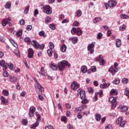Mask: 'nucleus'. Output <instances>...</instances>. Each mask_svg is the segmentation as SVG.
<instances>
[{
    "label": "nucleus",
    "instance_id": "59",
    "mask_svg": "<svg viewBox=\"0 0 129 129\" xmlns=\"http://www.w3.org/2000/svg\"><path fill=\"white\" fill-rule=\"evenodd\" d=\"M78 25H79V22H78V21H75L73 23V26L74 27H77Z\"/></svg>",
    "mask_w": 129,
    "mask_h": 129
},
{
    "label": "nucleus",
    "instance_id": "10",
    "mask_svg": "<svg viewBox=\"0 0 129 129\" xmlns=\"http://www.w3.org/2000/svg\"><path fill=\"white\" fill-rule=\"evenodd\" d=\"M116 5H117V3H116V2L113 1L112 0L109 1V2L108 3V6L110 8H114V7H115V6H116Z\"/></svg>",
    "mask_w": 129,
    "mask_h": 129
},
{
    "label": "nucleus",
    "instance_id": "28",
    "mask_svg": "<svg viewBox=\"0 0 129 129\" xmlns=\"http://www.w3.org/2000/svg\"><path fill=\"white\" fill-rule=\"evenodd\" d=\"M82 101H81V103L82 104H87L88 103V100L86 99V98H84V99H82Z\"/></svg>",
    "mask_w": 129,
    "mask_h": 129
},
{
    "label": "nucleus",
    "instance_id": "51",
    "mask_svg": "<svg viewBox=\"0 0 129 129\" xmlns=\"http://www.w3.org/2000/svg\"><path fill=\"white\" fill-rule=\"evenodd\" d=\"M32 28H33V27H32V25H28L27 26L26 30H27V31H31V30H32Z\"/></svg>",
    "mask_w": 129,
    "mask_h": 129
},
{
    "label": "nucleus",
    "instance_id": "22",
    "mask_svg": "<svg viewBox=\"0 0 129 129\" xmlns=\"http://www.w3.org/2000/svg\"><path fill=\"white\" fill-rule=\"evenodd\" d=\"M66 49H67V47L66 46V45L63 44L61 48H60V50L61 52H66Z\"/></svg>",
    "mask_w": 129,
    "mask_h": 129
},
{
    "label": "nucleus",
    "instance_id": "21",
    "mask_svg": "<svg viewBox=\"0 0 129 129\" xmlns=\"http://www.w3.org/2000/svg\"><path fill=\"white\" fill-rule=\"evenodd\" d=\"M39 125V120L38 119H36V123L32 124V125L30 126L31 128H35V127H37Z\"/></svg>",
    "mask_w": 129,
    "mask_h": 129
},
{
    "label": "nucleus",
    "instance_id": "12",
    "mask_svg": "<svg viewBox=\"0 0 129 129\" xmlns=\"http://www.w3.org/2000/svg\"><path fill=\"white\" fill-rule=\"evenodd\" d=\"M35 111H36V108L31 107L29 109V115L30 117H31V116H33L34 115V113H35Z\"/></svg>",
    "mask_w": 129,
    "mask_h": 129
},
{
    "label": "nucleus",
    "instance_id": "64",
    "mask_svg": "<svg viewBox=\"0 0 129 129\" xmlns=\"http://www.w3.org/2000/svg\"><path fill=\"white\" fill-rule=\"evenodd\" d=\"M91 70L92 72H95L96 71V67H92L91 68Z\"/></svg>",
    "mask_w": 129,
    "mask_h": 129
},
{
    "label": "nucleus",
    "instance_id": "3",
    "mask_svg": "<svg viewBox=\"0 0 129 129\" xmlns=\"http://www.w3.org/2000/svg\"><path fill=\"white\" fill-rule=\"evenodd\" d=\"M34 80L36 83V85L35 86V89H38L39 90V92H37V93L38 94H42V93L43 92V91H44V88L42 87L41 85H40V84L39 83V82H38L36 78L34 79Z\"/></svg>",
    "mask_w": 129,
    "mask_h": 129
},
{
    "label": "nucleus",
    "instance_id": "48",
    "mask_svg": "<svg viewBox=\"0 0 129 129\" xmlns=\"http://www.w3.org/2000/svg\"><path fill=\"white\" fill-rule=\"evenodd\" d=\"M2 26L3 27H6V26L7 25V22H6V20L4 19L3 20H2Z\"/></svg>",
    "mask_w": 129,
    "mask_h": 129
},
{
    "label": "nucleus",
    "instance_id": "6",
    "mask_svg": "<svg viewBox=\"0 0 129 129\" xmlns=\"http://www.w3.org/2000/svg\"><path fill=\"white\" fill-rule=\"evenodd\" d=\"M116 97H110L109 98V101L111 102L112 104V108H114L117 104V102L116 101Z\"/></svg>",
    "mask_w": 129,
    "mask_h": 129
},
{
    "label": "nucleus",
    "instance_id": "47",
    "mask_svg": "<svg viewBox=\"0 0 129 129\" xmlns=\"http://www.w3.org/2000/svg\"><path fill=\"white\" fill-rule=\"evenodd\" d=\"M100 60V65H104V64H105L104 59L101 58L100 60Z\"/></svg>",
    "mask_w": 129,
    "mask_h": 129
},
{
    "label": "nucleus",
    "instance_id": "63",
    "mask_svg": "<svg viewBox=\"0 0 129 129\" xmlns=\"http://www.w3.org/2000/svg\"><path fill=\"white\" fill-rule=\"evenodd\" d=\"M70 114H71V112H70V111L68 110L66 112V115L68 117H70Z\"/></svg>",
    "mask_w": 129,
    "mask_h": 129
},
{
    "label": "nucleus",
    "instance_id": "17",
    "mask_svg": "<svg viewBox=\"0 0 129 129\" xmlns=\"http://www.w3.org/2000/svg\"><path fill=\"white\" fill-rule=\"evenodd\" d=\"M70 40H71L73 44H76V43H77L78 41V38L77 37H74L72 38H70Z\"/></svg>",
    "mask_w": 129,
    "mask_h": 129
},
{
    "label": "nucleus",
    "instance_id": "13",
    "mask_svg": "<svg viewBox=\"0 0 129 129\" xmlns=\"http://www.w3.org/2000/svg\"><path fill=\"white\" fill-rule=\"evenodd\" d=\"M1 99L2 104H3L4 105H8V104H9V101H8V100H6V98H5V97L1 96Z\"/></svg>",
    "mask_w": 129,
    "mask_h": 129
},
{
    "label": "nucleus",
    "instance_id": "40",
    "mask_svg": "<svg viewBox=\"0 0 129 129\" xmlns=\"http://www.w3.org/2000/svg\"><path fill=\"white\" fill-rule=\"evenodd\" d=\"M5 8L6 9H10L11 8V3L7 2L5 5Z\"/></svg>",
    "mask_w": 129,
    "mask_h": 129
},
{
    "label": "nucleus",
    "instance_id": "14",
    "mask_svg": "<svg viewBox=\"0 0 129 129\" xmlns=\"http://www.w3.org/2000/svg\"><path fill=\"white\" fill-rule=\"evenodd\" d=\"M78 92L79 93H80V97L81 99H84V98H86L85 97V91H84V90H78Z\"/></svg>",
    "mask_w": 129,
    "mask_h": 129
},
{
    "label": "nucleus",
    "instance_id": "29",
    "mask_svg": "<svg viewBox=\"0 0 129 129\" xmlns=\"http://www.w3.org/2000/svg\"><path fill=\"white\" fill-rule=\"evenodd\" d=\"M127 107L126 106H123L122 107V108L120 109V111L122 112H124V111H127Z\"/></svg>",
    "mask_w": 129,
    "mask_h": 129
},
{
    "label": "nucleus",
    "instance_id": "27",
    "mask_svg": "<svg viewBox=\"0 0 129 129\" xmlns=\"http://www.w3.org/2000/svg\"><path fill=\"white\" fill-rule=\"evenodd\" d=\"M100 21H101V18H100V17H96L93 22L94 24H96L97 22H100Z\"/></svg>",
    "mask_w": 129,
    "mask_h": 129
},
{
    "label": "nucleus",
    "instance_id": "20",
    "mask_svg": "<svg viewBox=\"0 0 129 129\" xmlns=\"http://www.w3.org/2000/svg\"><path fill=\"white\" fill-rule=\"evenodd\" d=\"M81 70L82 73H86L87 72V67L85 66L82 67Z\"/></svg>",
    "mask_w": 129,
    "mask_h": 129
},
{
    "label": "nucleus",
    "instance_id": "52",
    "mask_svg": "<svg viewBox=\"0 0 129 129\" xmlns=\"http://www.w3.org/2000/svg\"><path fill=\"white\" fill-rule=\"evenodd\" d=\"M3 75L5 77H9V73L7 71H5L3 73Z\"/></svg>",
    "mask_w": 129,
    "mask_h": 129
},
{
    "label": "nucleus",
    "instance_id": "7",
    "mask_svg": "<svg viewBox=\"0 0 129 129\" xmlns=\"http://www.w3.org/2000/svg\"><path fill=\"white\" fill-rule=\"evenodd\" d=\"M94 47H95V42H93L91 44L88 45V51H90V54H93L94 53V49H93Z\"/></svg>",
    "mask_w": 129,
    "mask_h": 129
},
{
    "label": "nucleus",
    "instance_id": "62",
    "mask_svg": "<svg viewBox=\"0 0 129 129\" xmlns=\"http://www.w3.org/2000/svg\"><path fill=\"white\" fill-rule=\"evenodd\" d=\"M106 129H112V126L110 124H108L105 127Z\"/></svg>",
    "mask_w": 129,
    "mask_h": 129
},
{
    "label": "nucleus",
    "instance_id": "50",
    "mask_svg": "<svg viewBox=\"0 0 129 129\" xmlns=\"http://www.w3.org/2000/svg\"><path fill=\"white\" fill-rule=\"evenodd\" d=\"M49 48L52 50V49L54 48V44L53 42H49Z\"/></svg>",
    "mask_w": 129,
    "mask_h": 129
},
{
    "label": "nucleus",
    "instance_id": "32",
    "mask_svg": "<svg viewBox=\"0 0 129 129\" xmlns=\"http://www.w3.org/2000/svg\"><path fill=\"white\" fill-rule=\"evenodd\" d=\"M82 15V12H81V10H78L77 11V17H81V15Z\"/></svg>",
    "mask_w": 129,
    "mask_h": 129
},
{
    "label": "nucleus",
    "instance_id": "43",
    "mask_svg": "<svg viewBox=\"0 0 129 129\" xmlns=\"http://www.w3.org/2000/svg\"><path fill=\"white\" fill-rule=\"evenodd\" d=\"M15 55H16V56H17L18 57H20V56L21 55L20 54V52L19 51V50L18 49H16L15 50Z\"/></svg>",
    "mask_w": 129,
    "mask_h": 129
},
{
    "label": "nucleus",
    "instance_id": "41",
    "mask_svg": "<svg viewBox=\"0 0 129 129\" xmlns=\"http://www.w3.org/2000/svg\"><path fill=\"white\" fill-rule=\"evenodd\" d=\"M22 34L23 33L22 32V30L19 31L16 33L17 37H21V36H22Z\"/></svg>",
    "mask_w": 129,
    "mask_h": 129
},
{
    "label": "nucleus",
    "instance_id": "30",
    "mask_svg": "<svg viewBox=\"0 0 129 129\" xmlns=\"http://www.w3.org/2000/svg\"><path fill=\"white\" fill-rule=\"evenodd\" d=\"M127 82H128V79L126 78H124L122 80V83L123 84H127Z\"/></svg>",
    "mask_w": 129,
    "mask_h": 129
},
{
    "label": "nucleus",
    "instance_id": "37",
    "mask_svg": "<svg viewBox=\"0 0 129 129\" xmlns=\"http://www.w3.org/2000/svg\"><path fill=\"white\" fill-rule=\"evenodd\" d=\"M9 68L10 69V70H14V64L12 63H9Z\"/></svg>",
    "mask_w": 129,
    "mask_h": 129
},
{
    "label": "nucleus",
    "instance_id": "46",
    "mask_svg": "<svg viewBox=\"0 0 129 129\" xmlns=\"http://www.w3.org/2000/svg\"><path fill=\"white\" fill-rule=\"evenodd\" d=\"M121 16V19H129V16L125 14H122Z\"/></svg>",
    "mask_w": 129,
    "mask_h": 129
},
{
    "label": "nucleus",
    "instance_id": "42",
    "mask_svg": "<svg viewBox=\"0 0 129 129\" xmlns=\"http://www.w3.org/2000/svg\"><path fill=\"white\" fill-rule=\"evenodd\" d=\"M19 24L22 26H24V25H25V24H26V22H25V20L24 19H21L20 21H19Z\"/></svg>",
    "mask_w": 129,
    "mask_h": 129
},
{
    "label": "nucleus",
    "instance_id": "39",
    "mask_svg": "<svg viewBox=\"0 0 129 129\" xmlns=\"http://www.w3.org/2000/svg\"><path fill=\"white\" fill-rule=\"evenodd\" d=\"M49 27L51 30H55L56 29V26L54 24H49Z\"/></svg>",
    "mask_w": 129,
    "mask_h": 129
},
{
    "label": "nucleus",
    "instance_id": "35",
    "mask_svg": "<svg viewBox=\"0 0 129 129\" xmlns=\"http://www.w3.org/2000/svg\"><path fill=\"white\" fill-rule=\"evenodd\" d=\"M8 66H9V63L8 62H6V64H5L4 66H2L3 70L4 71L7 70V69L8 68Z\"/></svg>",
    "mask_w": 129,
    "mask_h": 129
},
{
    "label": "nucleus",
    "instance_id": "23",
    "mask_svg": "<svg viewBox=\"0 0 129 129\" xmlns=\"http://www.w3.org/2000/svg\"><path fill=\"white\" fill-rule=\"evenodd\" d=\"M38 35L39 36H40V37H44V38L47 36L46 34H45V32L44 31L39 32Z\"/></svg>",
    "mask_w": 129,
    "mask_h": 129
},
{
    "label": "nucleus",
    "instance_id": "15",
    "mask_svg": "<svg viewBox=\"0 0 129 129\" xmlns=\"http://www.w3.org/2000/svg\"><path fill=\"white\" fill-rule=\"evenodd\" d=\"M49 67L53 70V71H56L58 69V66H57L55 63L53 62H51L49 64Z\"/></svg>",
    "mask_w": 129,
    "mask_h": 129
},
{
    "label": "nucleus",
    "instance_id": "57",
    "mask_svg": "<svg viewBox=\"0 0 129 129\" xmlns=\"http://www.w3.org/2000/svg\"><path fill=\"white\" fill-rule=\"evenodd\" d=\"M90 113V112L88 110L85 111L83 112V114L84 115H88V114H89Z\"/></svg>",
    "mask_w": 129,
    "mask_h": 129
},
{
    "label": "nucleus",
    "instance_id": "31",
    "mask_svg": "<svg viewBox=\"0 0 129 129\" xmlns=\"http://www.w3.org/2000/svg\"><path fill=\"white\" fill-rule=\"evenodd\" d=\"M111 94H113V95H117V90H114V89H112L111 90Z\"/></svg>",
    "mask_w": 129,
    "mask_h": 129
},
{
    "label": "nucleus",
    "instance_id": "38",
    "mask_svg": "<svg viewBox=\"0 0 129 129\" xmlns=\"http://www.w3.org/2000/svg\"><path fill=\"white\" fill-rule=\"evenodd\" d=\"M102 38V33H99L97 36V38L98 40H100Z\"/></svg>",
    "mask_w": 129,
    "mask_h": 129
},
{
    "label": "nucleus",
    "instance_id": "19",
    "mask_svg": "<svg viewBox=\"0 0 129 129\" xmlns=\"http://www.w3.org/2000/svg\"><path fill=\"white\" fill-rule=\"evenodd\" d=\"M120 45H121V40L119 39H117L116 42V46L117 48H119Z\"/></svg>",
    "mask_w": 129,
    "mask_h": 129
},
{
    "label": "nucleus",
    "instance_id": "56",
    "mask_svg": "<svg viewBox=\"0 0 129 129\" xmlns=\"http://www.w3.org/2000/svg\"><path fill=\"white\" fill-rule=\"evenodd\" d=\"M103 85H104L105 88H107V87H108V86H109V85H110V84L109 83H108V84L106 83H104L103 84Z\"/></svg>",
    "mask_w": 129,
    "mask_h": 129
},
{
    "label": "nucleus",
    "instance_id": "34",
    "mask_svg": "<svg viewBox=\"0 0 129 129\" xmlns=\"http://www.w3.org/2000/svg\"><path fill=\"white\" fill-rule=\"evenodd\" d=\"M126 29V26L123 25L122 26H120L119 30L120 31H124Z\"/></svg>",
    "mask_w": 129,
    "mask_h": 129
},
{
    "label": "nucleus",
    "instance_id": "25",
    "mask_svg": "<svg viewBox=\"0 0 129 129\" xmlns=\"http://www.w3.org/2000/svg\"><path fill=\"white\" fill-rule=\"evenodd\" d=\"M47 54L49 57H52V54H53V49H48Z\"/></svg>",
    "mask_w": 129,
    "mask_h": 129
},
{
    "label": "nucleus",
    "instance_id": "2",
    "mask_svg": "<svg viewBox=\"0 0 129 129\" xmlns=\"http://www.w3.org/2000/svg\"><path fill=\"white\" fill-rule=\"evenodd\" d=\"M31 45L35 48V49H40V50H44V48H45V44H41L40 45L39 44L38 42L36 40H33L31 42Z\"/></svg>",
    "mask_w": 129,
    "mask_h": 129
},
{
    "label": "nucleus",
    "instance_id": "16",
    "mask_svg": "<svg viewBox=\"0 0 129 129\" xmlns=\"http://www.w3.org/2000/svg\"><path fill=\"white\" fill-rule=\"evenodd\" d=\"M109 72H111L112 73V75H114L116 72H117V69L116 68H115L114 69H113V68L110 67L109 69Z\"/></svg>",
    "mask_w": 129,
    "mask_h": 129
},
{
    "label": "nucleus",
    "instance_id": "49",
    "mask_svg": "<svg viewBox=\"0 0 129 129\" xmlns=\"http://www.w3.org/2000/svg\"><path fill=\"white\" fill-rule=\"evenodd\" d=\"M101 59H103V57H102V55H100L99 56L98 59V58H95L94 59V60L97 61H99V60H100Z\"/></svg>",
    "mask_w": 129,
    "mask_h": 129
},
{
    "label": "nucleus",
    "instance_id": "53",
    "mask_svg": "<svg viewBox=\"0 0 129 129\" xmlns=\"http://www.w3.org/2000/svg\"><path fill=\"white\" fill-rule=\"evenodd\" d=\"M6 64V62L5 61V60H2L1 61H0V66H4L5 64Z\"/></svg>",
    "mask_w": 129,
    "mask_h": 129
},
{
    "label": "nucleus",
    "instance_id": "60",
    "mask_svg": "<svg viewBox=\"0 0 129 129\" xmlns=\"http://www.w3.org/2000/svg\"><path fill=\"white\" fill-rule=\"evenodd\" d=\"M66 106L67 108H68V109H70V108H71V105H70V104L66 103Z\"/></svg>",
    "mask_w": 129,
    "mask_h": 129
},
{
    "label": "nucleus",
    "instance_id": "36",
    "mask_svg": "<svg viewBox=\"0 0 129 129\" xmlns=\"http://www.w3.org/2000/svg\"><path fill=\"white\" fill-rule=\"evenodd\" d=\"M29 8H30V6L26 7L25 10H24V14H25V15H27V14L29 13Z\"/></svg>",
    "mask_w": 129,
    "mask_h": 129
},
{
    "label": "nucleus",
    "instance_id": "24",
    "mask_svg": "<svg viewBox=\"0 0 129 129\" xmlns=\"http://www.w3.org/2000/svg\"><path fill=\"white\" fill-rule=\"evenodd\" d=\"M2 94H3V95H4L5 96H9V91L7 90H3L2 92Z\"/></svg>",
    "mask_w": 129,
    "mask_h": 129
},
{
    "label": "nucleus",
    "instance_id": "11",
    "mask_svg": "<svg viewBox=\"0 0 129 129\" xmlns=\"http://www.w3.org/2000/svg\"><path fill=\"white\" fill-rule=\"evenodd\" d=\"M28 58H33L34 56V50L31 48H29L28 50Z\"/></svg>",
    "mask_w": 129,
    "mask_h": 129
},
{
    "label": "nucleus",
    "instance_id": "44",
    "mask_svg": "<svg viewBox=\"0 0 129 129\" xmlns=\"http://www.w3.org/2000/svg\"><path fill=\"white\" fill-rule=\"evenodd\" d=\"M22 124L23 125H27V124H28V120L24 119L23 120H22Z\"/></svg>",
    "mask_w": 129,
    "mask_h": 129
},
{
    "label": "nucleus",
    "instance_id": "33",
    "mask_svg": "<svg viewBox=\"0 0 129 129\" xmlns=\"http://www.w3.org/2000/svg\"><path fill=\"white\" fill-rule=\"evenodd\" d=\"M51 17H47L45 18V23L46 24H49L51 22Z\"/></svg>",
    "mask_w": 129,
    "mask_h": 129
},
{
    "label": "nucleus",
    "instance_id": "18",
    "mask_svg": "<svg viewBox=\"0 0 129 129\" xmlns=\"http://www.w3.org/2000/svg\"><path fill=\"white\" fill-rule=\"evenodd\" d=\"M9 79L10 80L11 82H14V83L17 82V81L18 80V79H17L16 77H14V76H10L9 77Z\"/></svg>",
    "mask_w": 129,
    "mask_h": 129
},
{
    "label": "nucleus",
    "instance_id": "1",
    "mask_svg": "<svg viewBox=\"0 0 129 129\" xmlns=\"http://www.w3.org/2000/svg\"><path fill=\"white\" fill-rule=\"evenodd\" d=\"M65 65H66V66H68V67H70V66H71L68 61H67L66 60H62L61 62L58 63L57 68L60 71H63L65 68Z\"/></svg>",
    "mask_w": 129,
    "mask_h": 129
},
{
    "label": "nucleus",
    "instance_id": "54",
    "mask_svg": "<svg viewBox=\"0 0 129 129\" xmlns=\"http://www.w3.org/2000/svg\"><path fill=\"white\" fill-rule=\"evenodd\" d=\"M61 23L62 24H67L69 23V20L67 19H64L62 21Z\"/></svg>",
    "mask_w": 129,
    "mask_h": 129
},
{
    "label": "nucleus",
    "instance_id": "26",
    "mask_svg": "<svg viewBox=\"0 0 129 129\" xmlns=\"http://www.w3.org/2000/svg\"><path fill=\"white\" fill-rule=\"evenodd\" d=\"M95 117H96V120H97V121H99V120L101 119V115L100 114H99L97 113L96 114Z\"/></svg>",
    "mask_w": 129,
    "mask_h": 129
},
{
    "label": "nucleus",
    "instance_id": "4",
    "mask_svg": "<svg viewBox=\"0 0 129 129\" xmlns=\"http://www.w3.org/2000/svg\"><path fill=\"white\" fill-rule=\"evenodd\" d=\"M71 33L73 35H74L75 33H77L78 36H81V35H82V31L81 30V28L80 27L73 28L71 30Z\"/></svg>",
    "mask_w": 129,
    "mask_h": 129
},
{
    "label": "nucleus",
    "instance_id": "58",
    "mask_svg": "<svg viewBox=\"0 0 129 129\" xmlns=\"http://www.w3.org/2000/svg\"><path fill=\"white\" fill-rule=\"evenodd\" d=\"M45 129H54V127L52 125H49L45 127Z\"/></svg>",
    "mask_w": 129,
    "mask_h": 129
},
{
    "label": "nucleus",
    "instance_id": "55",
    "mask_svg": "<svg viewBox=\"0 0 129 129\" xmlns=\"http://www.w3.org/2000/svg\"><path fill=\"white\" fill-rule=\"evenodd\" d=\"M88 90L90 93H93V89H92V88L91 87L88 88Z\"/></svg>",
    "mask_w": 129,
    "mask_h": 129
},
{
    "label": "nucleus",
    "instance_id": "61",
    "mask_svg": "<svg viewBox=\"0 0 129 129\" xmlns=\"http://www.w3.org/2000/svg\"><path fill=\"white\" fill-rule=\"evenodd\" d=\"M20 96H22V97H25V96H26V92L23 91L22 93H21Z\"/></svg>",
    "mask_w": 129,
    "mask_h": 129
},
{
    "label": "nucleus",
    "instance_id": "5",
    "mask_svg": "<svg viewBox=\"0 0 129 129\" xmlns=\"http://www.w3.org/2000/svg\"><path fill=\"white\" fill-rule=\"evenodd\" d=\"M43 13L46 14L47 15H51L52 14V8L50 6L47 5L46 6H43L42 7Z\"/></svg>",
    "mask_w": 129,
    "mask_h": 129
},
{
    "label": "nucleus",
    "instance_id": "45",
    "mask_svg": "<svg viewBox=\"0 0 129 129\" xmlns=\"http://www.w3.org/2000/svg\"><path fill=\"white\" fill-rule=\"evenodd\" d=\"M119 82H120V80H115L113 81V84H116V85L119 84Z\"/></svg>",
    "mask_w": 129,
    "mask_h": 129
},
{
    "label": "nucleus",
    "instance_id": "9",
    "mask_svg": "<svg viewBox=\"0 0 129 129\" xmlns=\"http://www.w3.org/2000/svg\"><path fill=\"white\" fill-rule=\"evenodd\" d=\"M79 87V84H78V83L75 81H74L71 85V88L73 89V90H77Z\"/></svg>",
    "mask_w": 129,
    "mask_h": 129
},
{
    "label": "nucleus",
    "instance_id": "8",
    "mask_svg": "<svg viewBox=\"0 0 129 129\" xmlns=\"http://www.w3.org/2000/svg\"><path fill=\"white\" fill-rule=\"evenodd\" d=\"M117 124H119L120 126L122 127L125 124V122L122 120V117H120L117 118L116 121Z\"/></svg>",
    "mask_w": 129,
    "mask_h": 129
}]
</instances>
